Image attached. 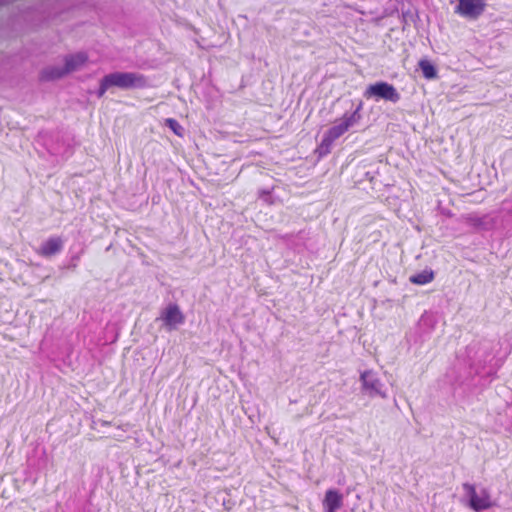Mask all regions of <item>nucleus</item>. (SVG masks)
Wrapping results in <instances>:
<instances>
[{"label":"nucleus","instance_id":"13","mask_svg":"<svg viewBox=\"0 0 512 512\" xmlns=\"http://www.w3.org/2000/svg\"><path fill=\"white\" fill-rule=\"evenodd\" d=\"M419 67L426 79H435L437 77L436 67L427 59L419 61Z\"/></svg>","mask_w":512,"mask_h":512},{"label":"nucleus","instance_id":"7","mask_svg":"<svg viewBox=\"0 0 512 512\" xmlns=\"http://www.w3.org/2000/svg\"><path fill=\"white\" fill-rule=\"evenodd\" d=\"M158 320L168 330H175L185 321V316L177 304L167 305L160 313Z\"/></svg>","mask_w":512,"mask_h":512},{"label":"nucleus","instance_id":"12","mask_svg":"<svg viewBox=\"0 0 512 512\" xmlns=\"http://www.w3.org/2000/svg\"><path fill=\"white\" fill-rule=\"evenodd\" d=\"M434 272L431 269H425L417 274L410 276L409 281L416 285H425L432 282Z\"/></svg>","mask_w":512,"mask_h":512},{"label":"nucleus","instance_id":"9","mask_svg":"<svg viewBox=\"0 0 512 512\" xmlns=\"http://www.w3.org/2000/svg\"><path fill=\"white\" fill-rule=\"evenodd\" d=\"M87 62L88 55L85 52H77L64 58V65L68 74L80 70Z\"/></svg>","mask_w":512,"mask_h":512},{"label":"nucleus","instance_id":"10","mask_svg":"<svg viewBox=\"0 0 512 512\" xmlns=\"http://www.w3.org/2000/svg\"><path fill=\"white\" fill-rule=\"evenodd\" d=\"M63 242L59 237L49 238L41 244L37 250L38 254L42 256H52L58 253L62 248Z\"/></svg>","mask_w":512,"mask_h":512},{"label":"nucleus","instance_id":"4","mask_svg":"<svg viewBox=\"0 0 512 512\" xmlns=\"http://www.w3.org/2000/svg\"><path fill=\"white\" fill-rule=\"evenodd\" d=\"M364 96L366 98L383 99L396 103L400 100V94L396 88L387 82H377L369 85L365 90Z\"/></svg>","mask_w":512,"mask_h":512},{"label":"nucleus","instance_id":"1","mask_svg":"<svg viewBox=\"0 0 512 512\" xmlns=\"http://www.w3.org/2000/svg\"><path fill=\"white\" fill-rule=\"evenodd\" d=\"M359 106L353 113H345L340 119H337L333 126L330 127L323 135L320 145L317 147L316 152L320 156H324L330 152L333 142L341 137L350 127L354 126L360 120Z\"/></svg>","mask_w":512,"mask_h":512},{"label":"nucleus","instance_id":"5","mask_svg":"<svg viewBox=\"0 0 512 512\" xmlns=\"http://www.w3.org/2000/svg\"><path fill=\"white\" fill-rule=\"evenodd\" d=\"M486 8V0H458L455 13L469 20L478 19Z\"/></svg>","mask_w":512,"mask_h":512},{"label":"nucleus","instance_id":"14","mask_svg":"<svg viewBox=\"0 0 512 512\" xmlns=\"http://www.w3.org/2000/svg\"><path fill=\"white\" fill-rule=\"evenodd\" d=\"M165 124L179 137L183 136L184 129L183 127L173 118H168L165 120Z\"/></svg>","mask_w":512,"mask_h":512},{"label":"nucleus","instance_id":"8","mask_svg":"<svg viewBox=\"0 0 512 512\" xmlns=\"http://www.w3.org/2000/svg\"><path fill=\"white\" fill-rule=\"evenodd\" d=\"M322 505L326 512H337L343 505V495L336 489H328Z\"/></svg>","mask_w":512,"mask_h":512},{"label":"nucleus","instance_id":"3","mask_svg":"<svg viewBox=\"0 0 512 512\" xmlns=\"http://www.w3.org/2000/svg\"><path fill=\"white\" fill-rule=\"evenodd\" d=\"M464 503L474 512L489 510L497 506L496 500L487 488H477L474 484L464 483Z\"/></svg>","mask_w":512,"mask_h":512},{"label":"nucleus","instance_id":"6","mask_svg":"<svg viewBox=\"0 0 512 512\" xmlns=\"http://www.w3.org/2000/svg\"><path fill=\"white\" fill-rule=\"evenodd\" d=\"M362 390L370 397L379 396L386 398L387 394L383 390V384L376 373L366 370L360 374Z\"/></svg>","mask_w":512,"mask_h":512},{"label":"nucleus","instance_id":"2","mask_svg":"<svg viewBox=\"0 0 512 512\" xmlns=\"http://www.w3.org/2000/svg\"><path fill=\"white\" fill-rule=\"evenodd\" d=\"M147 85L146 78L138 73L114 72L104 76L100 81L98 95L101 97L111 87L121 89L143 88Z\"/></svg>","mask_w":512,"mask_h":512},{"label":"nucleus","instance_id":"11","mask_svg":"<svg viewBox=\"0 0 512 512\" xmlns=\"http://www.w3.org/2000/svg\"><path fill=\"white\" fill-rule=\"evenodd\" d=\"M67 74L68 72L66 71L65 65H52L44 68L41 71L40 77L45 81H53L60 79Z\"/></svg>","mask_w":512,"mask_h":512}]
</instances>
